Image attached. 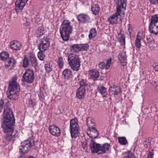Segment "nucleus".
<instances>
[{
	"label": "nucleus",
	"instance_id": "nucleus-1",
	"mask_svg": "<svg viewBox=\"0 0 158 158\" xmlns=\"http://www.w3.org/2000/svg\"><path fill=\"white\" fill-rule=\"evenodd\" d=\"M3 122L2 127L3 131L6 133L4 141L6 142L14 141L17 137L18 133L17 130H14L13 126L15 119L11 109L5 105L4 106Z\"/></svg>",
	"mask_w": 158,
	"mask_h": 158
},
{
	"label": "nucleus",
	"instance_id": "nucleus-2",
	"mask_svg": "<svg viewBox=\"0 0 158 158\" xmlns=\"http://www.w3.org/2000/svg\"><path fill=\"white\" fill-rule=\"evenodd\" d=\"M117 2L116 13L109 17L108 19V21L110 24H117L118 16L121 14H124L123 12L125 10L127 0H118Z\"/></svg>",
	"mask_w": 158,
	"mask_h": 158
},
{
	"label": "nucleus",
	"instance_id": "nucleus-3",
	"mask_svg": "<svg viewBox=\"0 0 158 158\" xmlns=\"http://www.w3.org/2000/svg\"><path fill=\"white\" fill-rule=\"evenodd\" d=\"M70 22L68 20L63 21L60 29V32L62 39L65 41L69 40L70 35L73 30V27L70 24Z\"/></svg>",
	"mask_w": 158,
	"mask_h": 158
},
{
	"label": "nucleus",
	"instance_id": "nucleus-4",
	"mask_svg": "<svg viewBox=\"0 0 158 158\" xmlns=\"http://www.w3.org/2000/svg\"><path fill=\"white\" fill-rule=\"evenodd\" d=\"M20 87L19 84L14 80L10 82L7 92L8 98L11 100H16L19 94Z\"/></svg>",
	"mask_w": 158,
	"mask_h": 158
},
{
	"label": "nucleus",
	"instance_id": "nucleus-5",
	"mask_svg": "<svg viewBox=\"0 0 158 158\" xmlns=\"http://www.w3.org/2000/svg\"><path fill=\"white\" fill-rule=\"evenodd\" d=\"M68 61L73 70L77 71L79 69L80 64L78 56L73 53L70 54L68 57Z\"/></svg>",
	"mask_w": 158,
	"mask_h": 158
},
{
	"label": "nucleus",
	"instance_id": "nucleus-6",
	"mask_svg": "<svg viewBox=\"0 0 158 158\" xmlns=\"http://www.w3.org/2000/svg\"><path fill=\"white\" fill-rule=\"evenodd\" d=\"M149 28L151 33L156 35L158 34V15L152 17Z\"/></svg>",
	"mask_w": 158,
	"mask_h": 158
},
{
	"label": "nucleus",
	"instance_id": "nucleus-7",
	"mask_svg": "<svg viewBox=\"0 0 158 158\" xmlns=\"http://www.w3.org/2000/svg\"><path fill=\"white\" fill-rule=\"evenodd\" d=\"M70 128L71 137L74 138H76L79 133V126L77 119L70 120Z\"/></svg>",
	"mask_w": 158,
	"mask_h": 158
},
{
	"label": "nucleus",
	"instance_id": "nucleus-8",
	"mask_svg": "<svg viewBox=\"0 0 158 158\" xmlns=\"http://www.w3.org/2000/svg\"><path fill=\"white\" fill-rule=\"evenodd\" d=\"M32 146L31 141L27 140L21 143V145L19 147V152L23 154H25L29 152Z\"/></svg>",
	"mask_w": 158,
	"mask_h": 158
},
{
	"label": "nucleus",
	"instance_id": "nucleus-9",
	"mask_svg": "<svg viewBox=\"0 0 158 158\" xmlns=\"http://www.w3.org/2000/svg\"><path fill=\"white\" fill-rule=\"evenodd\" d=\"M39 45V49L41 52H44L49 48L50 45L49 40L47 37L41 39Z\"/></svg>",
	"mask_w": 158,
	"mask_h": 158
},
{
	"label": "nucleus",
	"instance_id": "nucleus-10",
	"mask_svg": "<svg viewBox=\"0 0 158 158\" xmlns=\"http://www.w3.org/2000/svg\"><path fill=\"white\" fill-rule=\"evenodd\" d=\"M23 78L24 81L29 83H32L34 79L33 71L31 69L27 70L23 75Z\"/></svg>",
	"mask_w": 158,
	"mask_h": 158
},
{
	"label": "nucleus",
	"instance_id": "nucleus-11",
	"mask_svg": "<svg viewBox=\"0 0 158 158\" xmlns=\"http://www.w3.org/2000/svg\"><path fill=\"white\" fill-rule=\"evenodd\" d=\"M89 146L92 153L101 154V144L97 143L94 140L91 139L90 142Z\"/></svg>",
	"mask_w": 158,
	"mask_h": 158
},
{
	"label": "nucleus",
	"instance_id": "nucleus-12",
	"mask_svg": "<svg viewBox=\"0 0 158 158\" xmlns=\"http://www.w3.org/2000/svg\"><path fill=\"white\" fill-rule=\"evenodd\" d=\"M48 130L50 133L53 136L58 137L60 135V129L55 125L50 126Z\"/></svg>",
	"mask_w": 158,
	"mask_h": 158
},
{
	"label": "nucleus",
	"instance_id": "nucleus-13",
	"mask_svg": "<svg viewBox=\"0 0 158 158\" xmlns=\"http://www.w3.org/2000/svg\"><path fill=\"white\" fill-rule=\"evenodd\" d=\"M28 0H17L15 2V10L17 12L21 11L25 6Z\"/></svg>",
	"mask_w": 158,
	"mask_h": 158
},
{
	"label": "nucleus",
	"instance_id": "nucleus-14",
	"mask_svg": "<svg viewBox=\"0 0 158 158\" xmlns=\"http://www.w3.org/2000/svg\"><path fill=\"white\" fill-rule=\"evenodd\" d=\"M22 47V45L19 42L16 40H12L10 41V49L15 51L21 50Z\"/></svg>",
	"mask_w": 158,
	"mask_h": 158
},
{
	"label": "nucleus",
	"instance_id": "nucleus-15",
	"mask_svg": "<svg viewBox=\"0 0 158 158\" xmlns=\"http://www.w3.org/2000/svg\"><path fill=\"white\" fill-rule=\"evenodd\" d=\"M118 59L121 64L124 66L127 64V56L125 52L123 51L121 52L118 55Z\"/></svg>",
	"mask_w": 158,
	"mask_h": 158
},
{
	"label": "nucleus",
	"instance_id": "nucleus-16",
	"mask_svg": "<svg viewBox=\"0 0 158 158\" xmlns=\"http://www.w3.org/2000/svg\"><path fill=\"white\" fill-rule=\"evenodd\" d=\"M87 134L90 138L95 139L98 137L99 133L95 127H93L87 132Z\"/></svg>",
	"mask_w": 158,
	"mask_h": 158
},
{
	"label": "nucleus",
	"instance_id": "nucleus-17",
	"mask_svg": "<svg viewBox=\"0 0 158 158\" xmlns=\"http://www.w3.org/2000/svg\"><path fill=\"white\" fill-rule=\"evenodd\" d=\"M118 38L121 45L124 46L125 44V37L123 30H120L119 33L118 34Z\"/></svg>",
	"mask_w": 158,
	"mask_h": 158
},
{
	"label": "nucleus",
	"instance_id": "nucleus-18",
	"mask_svg": "<svg viewBox=\"0 0 158 158\" xmlns=\"http://www.w3.org/2000/svg\"><path fill=\"white\" fill-rule=\"evenodd\" d=\"M110 93L114 95H117L121 91L120 87L118 86L113 85L110 86L109 89Z\"/></svg>",
	"mask_w": 158,
	"mask_h": 158
},
{
	"label": "nucleus",
	"instance_id": "nucleus-19",
	"mask_svg": "<svg viewBox=\"0 0 158 158\" xmlns=\"http://www.w3.org/2000/svg\"><path fill=\"white\" fill-rule=\"evenodd\" d=\"M98 91L101 94L103 97L107 98V92L106 89L102 85H99L97 87Z\"/></svg>",
	"mask_w": 158,
	"mask_h": 158
},
{
	"label": "nucleus",
	"instance_id": "nucleus-20",
	"mask_svg": "<svg viewBox=\"0 0 158 158\" xmlns=\"http://www.w3.org/2000/svg\"><path fill=\"white\" fill-rule=\"evenodd\" d=\"M85 89L79 87L76 91V96L79 99L83 98L85 93Z\"/></svg>",
	"mask_w": 158,
	"mask_h": 158
},
{
	"label": "nucleus",
	"instance_id": "nucleus-21",
	"mask_svg": "<svg viewBox=\"0 0 158 158\" xmlns=\"http://www.w3.org/2000/svg\"><path fill=\"white\" fill-rule=\"evenodd\" d=\"M77 19L80 22L82 23H86L89 20V17L83 14L79 15L77 17Z\"/></svg>",
	"mask_w": 158,
	"mask_h": 158
},
{
	"label": "nucleus",
	"instance_id": "nucleus-22",
	"mask_svg": "<svg viewBox=\"0 0 158 158\" xmlns=\"http://www.w3.org/2000/svg\"><path fill=\"white\" fill-rule=\"evenodd\" d=\"M28 57V59L31 62V64L32 66H35L37 65L36 58L34 54L31 52L30 53Z\"/></svg>",
	"mask_w": 158,
	"mask_h": 158
},
{
	"label": "nucleus",
	"instance_id": "nucleus-23",
	"mask_svg": "<svg viewBox=\"0 0 158 158\" xmlns=\"http://www.w3.org/2000/svg\"><path fill=\"white\" fill-rule=\"evenodd\" d=\"M15 62V60L13 58L8 59L5 62V67L11 69L14 67Z\"/></svg>",
	"mask_w": 158,
	"mask_h": 158
},
{
	"label": "nucleus",
	"instance_id": "nucleus-24",
	"mask_svg": "<svg viewBox=\"0 0 158 158\" xmlns=\"http://www.w3.org/2000/svg\"><path fill=\"white\" fill-rule=\"evenodd\" d=\"M89 76L91 78L97 79L99 76V73L95 69L90 70L89 72Z\"/></svg>",
	"mask_w": 158,
	"mask_h": 158
},
{
	"label": "nucleus",
	"instance_id": "nucleus-25",
	"mask_svg": "<svg viewBox=\"0 0 158 158\" xmlns=\"http://www.w3.org/2000/svg\"><path fill=\"white\" fill-rule=\"evenodd\" d=\"M62 74L64 78L65 79L67 80L70 79L72 77V72L69 69H65L63 71Z\"/></svg>",
	"mask_w": 158,
	"mask_h": 158
},
{
	"label": "nucleus",
	"instance_id": "nucleus-26",
	"mask_svg": "<svg viewBox=\"0 0 158 158\" xmlns=\"http://www.w3.org/2000/svg\"><path fill=\"white\" fill-rule=\"evenodd\" d=\"M110 146L109 144L106 143L102 145L101 144V148L100 149L101 154L105 153L109 150Z\"/></svg>",
	"mask_w": 158,
	"mask_h": 158
},
{
	"label": "nucleus",
	"instance_id": "nucleus-27",
	"mask_svg": "<svg viewBox=\"0 0 158 158\" xmlns=\"http://www.w3.org/2000/svg\"><path fill=\"white\" fill-rule=\"evenodd\" d=\"M87 123L89 129L94 127L95 121L91 117H88L86 119Z\"/></svg>",
	"mask_w": 158,
	"mask_h": 158
},
{
	"label": "nucleus",
	"instance_id": "nucleus-28",
	"mask_svg": "<svg viewBox=\"0 0 158 158\" xmlns=\"http://www.w3.org/2000/svg\"><path fill=\"white\" fill-rule=\"evenodd\" d=\"M92 13L95 15L98 14L100 10V7L97 5H94L91 8Z\"/></svg>",
	"mask_w": 158,
	"mask_h": 158
},
{
	"label": "nucleus",
	"instance_id": "nucleus-29",
	"mask_svg": "<svg viewBox=\"0 0 158 158\" xmlns=\"http://www.w3.org/2000/svg\"><path fill=\"white\" fill-rule=\"evenodd\" d=\"M45 33V31L42 27H39L36 31V35L37 37H40Z\"/></svg>",
	"mask_w": 158,
	"mask_h": 158
},
{
	"label": "nucleus",
	"instance_id": "nucleus-30",
	"mask_svg": "<svg viewBox=\"0 0 158 158\" xmlns=\"http://www.w3.org/2000/svg\"><path fill=\"white\" fill-rule=\"evenodd\" d=\"M80 45L78 44H74L71 45L70 46V48L72 51L76 52L80 51Z\"/></svg>",
	"mask_w": 158,
	"mask_h": 158
},
{
	"label": "nucleus",
	"instance_id": "nucleus-31",
	"mask_svg": "<svg viewBox=\"0 0 158 158\" xmlns=\"http://www.w3.org/2000/svg\"><path fill=\"white\" fill-rule=\"evenodd\" d=\"M133 28L131 25L128 24L127 25V30L126 31V33L130 37H131V35L133 32Z\"/></svg>",
	"mask_w": 158,
	"mask_h": 158
},
{
	"label": "nucleus",
	"instance_id": "nucleus-32",
	"mask_svg": "<svg viewBox=\"0 0 158 158\" xmlns=\"http://www.w3.org/2000/svg\"><path fill=\"white\" fill-rule=\"evenodd\" d=\"M118 139L120 144L122 145H126L128 143L127 141L124 137H119Z\"/></svg>",
	"mask_w": 158,
	"mask_h": 158
},
{
	"label": "nucleus",
	"instance_id": "nucleus-33",
	"mask_svg": "<svg viewBox=\"0 0 158 158\" xmlns=\"http://www.w3.org/2000/svg\"><path fill=\"white\" fill-rule=\"evenodd\" d=\"M97 35V31L95 28H92L90 30L89 37V39L95 37Z\"/></svg>",
	"mask_w": 158,
	"mask_h": 158
},
{
	"label": "nucleus",
	"instance_id": "nucleus-34",
	"mask_svg": "<svg viewBox=\"0 0 158 158\" xmlns=\"http://www.w3.org/2000/svg\"><path fill=\"white\" fill-rule=\"evenodd\" d=\"M1 59L2 60L7 59L9 57V54L6 52H2L0 54Z\"/></svg>",
	"mask_w": 158,
	"mask_h": 158
},
{
	"label": "nucleus",
	"instance_id": "nucleus-35",
	"mask_svg": "<svg viewBox=\"0 0 158 158\" xmlns=\"http://www.w3.org/2000/svg\"><path fill=\"white\" fill-rule=\"evenodd\" d=\"M57 63L60 68L61 69L63 68L64 62L62 57H60L59 58Z\"/></svg>",
	"mask_w": 158,
	"mask_h": 158
},
{
	"label": "nucleus",
	"instance_id": "nucleus-36",
	"mask_svg": "<svg viewBox=\"0 0 158 158\" xmlns=\"http://www.w3.org/2000/svg\"><path fill=\"white\" fill-rule=\"evenodd\" d=\"M80 87H81L82 88H85H85L89 86L88 84L86 83V81L83 79L80 82Z\"/></svg>",
	"mask_w": 158,
	"mask_h": 158
},
{
	"label": "nucleus",
	"instance_id": "nucleus-37",
	"mask_svg": "<svg viewBox=\"0 0 158 158\" xmlns=\"http://www.w3.org/2000/svg\"><path fill=\"white\" fill-rule=\"evenodd\" d=\"M44 68L46 71L47 73L50 72L52 70V66H51L50 64L49 63H47L45 64Z\"/></svg>",
	"mask_w": 158,
	"mask_h": 158
},
{
	"label": "nucleus",
	"instance_id": "nucleus-38",
	"mask_svg": "<svg viewBox=\"0 0 158 158\" xmlns=\"http://www.w3.org/2000/svg\"><path fill=\"white\" fill-rule=\"evenodd\" d=\"M144 32L143 31H141L138 33V35L136 38L142 40L145 38Z\"/></svg>",
	"mask_w": 158,
	"mask_h": 158
},
{
	"label": "nucleus",
	"instance_id": "nucleus-39",
	"mask_svg": "<svg viewBox=\"0 0 158 158\" xmlns=\"http://www.w3.org/2000/svg\"><path fill=\"white\" fill-rule=\"evenodd\" d=\"M29 63L28 57H25L23 61V66L25 68L27 67Z\"/></svg>",
	"mask_w": 158,
	"mask_h": 158
},
{
	"label": "nucleus",
	"instance_id": "nucleus-40",
	"mask_svg": "<svg viewBox=\"0 0 158 158\" xmlns=\"http://www.w3.org/2000/svg\"><path fill=\"white\" fill-rule=\"evenodd\" d=\"M141 40L138 39L137 38H136V40H135V45L138 48H140L141 44Z\"/></svg>",
	"mask_w": 158,
	"mask_h": 158
},
{
	"label": "nucleus",
	"instance_id": "nucleus-41",
	"mask_svg": "<svg viewBox=\"0 0 158 158\" xmlns=\"http://www.w3.org/2000/svg\"><path fill=\"white\" fill-rule=\"evenodd\" d=\"M80 45V51L82 50H86L88 49L89 45L87 44H81Z\"/></svg>",
	"mask_w": 158,
	"mask_h": 158
},
{
	"label": "nucleus",
	"instance_id": "nucleus-42",
	"mask_svg": "<svg viewBox=\"0 0 158 158\" xmlns=\"http://www.w3.org/2000/svg\"><path fill=\"white\" fill-rule=\"evenodd\" d=\"M43 52H39L38 54V56L41 60H43L45 56L43 53Z\"/></svg>",
	"mask_w": 158,
	"mask_h": 158
},
{
	"label": "nucleus",
	"instance_id": "nucleus-43",
	"mask_svg": "<svg viewBox=\"0 0 158 158\" xmlns=\"http://www.w3.org/2000/svg\"><path fill=\"white\" fill-rule=\"evenodd\" d=\"M112 61V59L110 58L108 59L107 60L106 64V69H108L110 68L111 65Z\"/></svg>",
	"mask_w": 158,
	"mask_h": 158
},
{
	"label": "nucleus",
	"instance_id": "nucleus-44",
	"mask_svg": "<svg viewBox=\"0 0 158 158\" xmlns=\"http://www.w3.org/2000/svg\"><path fill=\"white\" fill-rule=\"evenodd\" d=\"M135 155L132 152H129L127 155L123 157V158H135Z\"/></svg>",
	"mask_w": 158,
	"mask_h": 158
},
{
	"label": "nucleus",
	"instance_id": "nucleus-45",
	"mask_svg": "<svg viewBox=\"0 0 158 158\" xmlns=\"http://www.w3.org/2000/svg\"><path fill=\"white\" fill-rule=\"evenodd\" d=\"M99 67L101 69H106V64L103 62H101L98 64Z\"/></svg>",
	"mask_w": 158,
	"mask_h": 158
},
{
	"label": "nucleus",
	"instance_id": "nucleus-46",
	"mask_svg": "<svg viewBox=\"0 0 158 158\" xmlns=\"http://www.w3.org/2000/svg\"><path fill=\"white\" fill-rule=\"evenodd\" d=\"M39 96L40 99L41 101H43L44 97L43 92L40 91L39 94Z\"/></svg>",
	"mask_w": 158,
	"mask_h": 158
},
{
	"label": "nucleus",
	"instance_id": "nucleus-47",
	"mask_svg": "<svg viewBox=\"0 0 158 158\" xmlns=\"http://www.w3.org/2000/svg\"><path fill=\"white\" fill-rule=\"evenodd\" d=\"M4 105V101L2 100V99H1L0 100V112H1V110L3 109Z\"/></svg>",
	"mask_w": 158,
	"mask_h": 158
},
{
	"label": "nucleus",
	"instance_id": "nucleus-48",
	"mask_svg": "<svg viewBox=\"0 0 158 158\" xmlns=\"http://www.w3.org/2000/svg\"><path fill=\"white\" fill-rule=\"evenodd\" d=\"M143 143L145 147H147V146L150 145V142L149 140H146L143 142Z\"/></svg>",
	"mask_w": 158,
	"mask_h": 158
},
{
	"label": "nucleus",
	"instance_id": "nucleus-49",
	"mask_svg": "<svg viewBox=\"0 0 158 158\" xmlns=\"http://www.w3.org/2000/svg\"><path fill=\"white\" fill-rule=\"evenodd\" d=\"M154 70L156 72H158V63H155L153 65Z\"/></svg>",
	"mask_w": 158,
	"mask_h": 158
},
{
	"label": "nucleus",
	"instance_id": "nucleus-50",
	"mask_svg": "<svg viewBox=\"0 0 158 158\" xmlns=\"http://www.w3.org/2000/svg\"><path fill=\"white\" fill-rule=\"evenodd\" d=\"M150 2L153 5L158 4V0H149Z\"/></svg>",
	"mask_w": 158,
	"mask_h": 158
},
{
	"label": "nucleus",
	"instance_id": "nucleus-51",
	"mask_svg": "<svg viewBox=\"0 0 158 158\" xmlns=\"http://www.w3.org/2000/svg\"><path fill=\"white\" fill-rule=\"evenodd\" d=\"M148 158H153V153L150 152L148 155Z\"/></svg>",
	"mask_w": 158,
	"mask_h": 158
},
{
	"label": "nucleus",
	"instance_id": "nucleus-52",
	"mask_svg": "<svg viewBox=\"0 0 158 158\" xmlns=\"http://www.w3.org/2000/svg\"><path fill=\"white\" fill-rule=\"evenodd\" d=\"M152 84L155 87H156V86H158V83L154 81V82H152Z\"/></svg>",
	"mask_w": 158,
	"mask_h": 158
},
{
	"label": "nucleus",
	"instance_id": "nucleus-53",
	"mask_svg": "<svg viewBox=\"0 0 158 158\" xmlns=\"http://www.w3.org/2000/svg\"><path fill=\"white\" fill-rule=\"evenodd\" d=\"M19 158H25L24 156H21L19 157Z\"/></svg>",
	"mask_w": 158,
	"mask_h": 158
},
{
	"label": "nucleus",
	"instance_id": "nucleus-54",
	"mask_svg": "<svg viewBox=\"0 0 158 158\" xmlns=\"http://www.w3.org/2000/svg\"><path fill=\"white\" fill-rule=\"evenodd\" d=\"M28 158H35L33 156H31L29 157Z\"/></svg>",
	"mask_w": 158,
	"mask_h": 158
}]
</instances>
